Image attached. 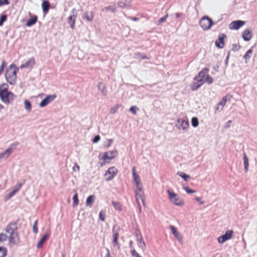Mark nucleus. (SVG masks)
<instances>
[{
  "instance_id": "1",
  "label": "nucleus",
  "mask_w": 257,
  "mask_h": 257,
  "mask_svg": "<svg viewBox=\"0 0 257 257\" xmlns=\"http://www.w3.org/2000/svg\"><path fill=\"white\" fill-rule=\"evenodd\" d=\"M16 97L12 92L8 91L7 84L0 85V98L3 102L9 104L13 102Z\"/></svg>"
},
{
  "instance_id": "2",
  "label": "nucleus",
  "mask_w": 257,
  "mask_h": 257,
  "mask_svg": "<svg viewBox=\"0 0 257 257\" xmlns=\"http://www.w3.org/2000/svg\"><path fill=\"white\" fill-rule=\"evenodd\" d=\"M17 225L15 223H11L9 224L5 230L9 234L8 239L10 243L16 244L19 241L18 233L16 231Z\"/></svg>"
},
{
  "instance_id": "3",
  "label": "nucleus",
  "mask_w": 257,
  "mask_h": 257,
  "mask_svg": "<svg viewBox=\"0 0 257 257\" xmlns=\"http://www.w3.org/2000/svg\"><path fill=\"white\" fill-rule=\"evenodd\" d=\"M18 72V68L15 64H11L5 75L7 81L11 84L15 83L17 78V73Z\"/></svg>"
},
{
  "instance_id": "4",
  "label": "nucleus",
  "mask_w": 257,
  "mask_h": 257,
  "mask_svg": "<svg viewBox=\"0 0 257 257\" xmlns=\"http://www.w3.org/2000/svg\"><path fill=\"white\" fill-rule=\"evenodd\" d=\"M167 192L168 194L169 199L171 203L176 206H181L183 205V200L177 194L169 189L167 190Z\"/></svg>"
},
{
  "instance_id": "5",
  "label": "nucleus",
  "mask_w": 257,
  "mask_h": 257,
  "mask_svg": "<svg viewBox=\"0 0 257 257\" xmlns=\"http://www.w3.org/2000/svg\"><path fill=\"white\" fill-rule=\"evenodd\" d=\"M212 20L207 16H204L200 21V26L204 30L210 29L213 25Z\"/></svg>"
},
{
  "instance_id": "6",
  "label": "nucleus",
  "mask_w": 257,
  "mask_h": 257,
  "mask_svg": "<svg viewBox=\"0 0 257 257\" xmlns=\"http://www.w3.org/2000/svg\"><path fill=\"white\" fill-rule=\"evenodd\" d=\"M136 199L139 205L140 209H141L140 203L139 200H141L143 203L145 204V196L143 190L142 185L136 187L135 190Z\"/></svg>"
},
{
  "instance_id": "7",
  "label": "nucleus",
  "mask_w": 257,
  "mask_h": 257,
  "mask_svg": "<svg viewBox=\"0 0 257 257\" xmlns=\"http://www.w3.org/2000/svg\"><path fill=\"white\" fill-rule=\"evenodd\" d=\"M117 154V152L116 150H114L112 151H108L105 153L102 154V160H103L104 162H107V160H111L114 158ZM101 154H100V155Z\"/></svg>"
},
{
  "instance_id": "8",
  "label": "nucleus",
  "mask_w": 257,
  "mask_h": 257,
  "mask_svg": "<svg viewBox=\"0 0 257 257\" xmlns=\"http://www.w3.org/2000/svg\"><path fill=\"white\" fill-rule=\"evenodd\" d=\"M119 228L116 225H114L112 228V243L113 246H118L119 247V245L118 242V239L119 237Z\"/></svg>"
},
{
  "instance_id": "9",
  "label": "nucleus",
  "mask_w": 257,
  "mask_h": 257,
  "mask_svg": "<svg viewBox=\"0 0 257 257\" xmlns=\"http://www.w3.org/2000/svg\"><path fill=\"white\" fill-rule=\"evenodd\" d=\"M77 16V11L75 9H73L71 12V15L68 18V23L70 25V28L72 30L75 28V24Z\"/></svg>"
},
{
  "instance_id": "10",
  "label": "nucleus",
  "mask_w": 257,
  "mask_h": 257,
  "mask_svg": "<svg viewBox=\"0 0 257 257\" xmlns=\"http://www.w3.org/2000/svg\"><path fill=\"white\" fill-rule=\"evenodd\" d=\"M233 234V231L232 230H228L226 231L225 233L218 237L217 241L219 243H223L226 241L231 238Z\"/></svg>"
},
{
  "instance_id": "11",
  "label": "nucleus",
  "mask_w": 257,
  "mask_h": 257,
  "mask_svg": "<svg viewBox=\"0 0 257 257\" xmlns=\"http://www.w3.org/2000/svg\"><path fill=\"white\" fill-rule=\"evenodd\" d=\"M117 172V170L115 167H112L109 168L104 175L106 181H109L112 180L116 175Z\"/></svg>"
},
{
  "instance_id": "12",
  "label": "nucleus",
  "mask_w": 257,
  "mask_h": 257,
  "mask_svg": "<svg viewBox=\"0 0 257 257\" xmlns=\"http://www.w3.org/2000/svg\"><path fill=\"white\" fill-rule=\"evenodd\" d=\"M209 71L208 69L204 68L201 71H200L197 77L195 78L199 83H201L203 84L205 82V79L208 75V72Z\"/></svg>"
},
{
  "instance_id": "13",
  "label": "nucleus",
  "mask_w": 257,
  "mask_h": 257,
  "mask_svg": "<svg viewBox=\"0 0 257 257\" xmlns=\"http://www.w3.org/2000/svg\"><path fill=\"white\" fill-rule=\"evenodd\" d=\"M245 24V22L241 20L234 21L231 22L229 25L230 30H238Z\"/></svg>"
},
{
  "instance_id": "14",
  "label": "nucleus",
  "mask_w": 257,
  "mask_h": 257,
  "mask_svg": "<svg viewBox=\"0 0 257 257\" xmlns=\"http://www.w3.org/2000/svg\"><path fill=\"white\" fill-rule=\"evenodd\" d=\"M56 97L55 95H49L43 99L39 104L41 107L46 106L48 103L53 101Z\"/></svg>"
},
{
  "instance_id": "15",
  "label": "nucleus",
  "mask_w": 257,
  "mask_h": 257,
  "mask_svg": "<svg viewBox=\"0 0 257 257\" xmlns=\"http://www.w3.org/2000/svg\"><path fill=\"white\" fill-rule=\"evenodd\" d=\"M226 36L222 34L219 35L218 39L215 41V46L219 48H222L224 46V40Z\"/></svg>"
},
{
  "instance_id": "16",
  "label": "nucleus",
  "mask_w": 257,
  "mask_h": 257,
  "mask_svg": "<svg viewBox=\"0 0 257 257\" xmlns=\"http://www.w3.org/2000/svg\"><path fill=\"white\" fill-rule=\"evenodd\" d=\"M132 175L133 177V181L135 182L136 187L142 186V185L141 182L140 178L136 172L135 167H133V168Z\"/></svg>"
},
{
  "instance_id": "17",
  "label": "nucleus",
  "mask_w": 257,
  "mask_h": 257,
  "mask_svg": "<svg viewBox=\"0 0 257 257\" xmlns=\"http://www.w3.org/2000/svg\"><path fill=\"white\" fill-rule=\"evenodd\" d=\"M170 228L171 229L173 234L176 238L177 240L180 242H182L183 240V236L178 231L176 228L173 225H170Z\"/></svg>"
},
{
  "instance_id": "18",
  "label": "nucleus",
  "mask_w": 257,
  "mask_h": 257,
  "mask_svg": "<svg viewBox=\"0 0 257 257\" xmlns=\"http://www.w3.org/2000/svg\"><path fill=\"white\" fill-rule=\"evenodd\" d=\"M178 124L176 126L178 128H182L183 130H186L189 127V123L183 119H178L177 120Z\"/></svg>"
},
{
  "instance_id": "19",
  "label": "nucleus",
  "mask_w": 257,
  "mask_h": 257,
  "mask_svg": "<svg viewBox=\"0 0 257 257\" xmlns=\"http://www.w3.org/2000/svg\"><path fill=\"white\" fill-rule=\"evenodd\" d=\"M252 37V32L250 29H245L242 34V37L245 41H249Z\"/></svg>"
},
{
  "instance_id": "20",
  "label": "nucleus",
  "mask_w": 257,
  "mask_h": 257,
  "mask_svg": "<svg viewBox=\"0 0 257 257\" xmlns=\"http://www.w3.org/2000/svg\"><path fill=\"white\" fill-rule=\"evenodd\" d=\"M228 96H225L222 100L218 103L215 110L218 111H220L223 109V106L225 105L226 101L228 99Z\"/></svg>"
},
{
  "instance_id": "21",
  "label": "nucleus",
  "mask_w": 257,
  "mask_h": 257,
  "mask_svg": "<svg viewBox=\"0 0 257 257\" xmlns=\"http://www.w3.org/2000/svg\"><path fill=\"white\" fill-rule=\"evenodd\" d=\"M35 64V59L34 58H30L25 63L21 65L20 68H28L32 67Z\"/></svg>"
},
{
  "instance_id": "22",
  "label": "nucleus",
  "mask_w": 257,
  "mask_h": 257,
  "mask_svg": "<svg viewBox=\"0 0 257 257\" xmlns=\"http://www.w3.org/2000/svg\"><path fill=\"white\" fill-rule=\"evenodd\" d=\"M97 88L103 96H106L107 91L106 90L105 84L103 82H99L97 85Z\"/></svg>"
},
{
  "instance_id": "23",
  "label": "nucleus",
  "mask_w": 257,
  "mask_h": 257,
  "mask_svg": "<svg viewBox=\"0 0 257 257\" xmlns=\"http://www.w3.org/2000/svg\"><path fill=\"white\" fill-rule=\"evenodd\" d=\"M82 17L88 22H91L93 19V13L92 12H85L83 13Z\"/></svg>"
},
{
  "instance_id": "24",
  "label": "nucleus",
  "mask_w": 257,
  "mask_h": 257,
  "mask_svg": "<svg viewBox=\"0 0 257 257\" xmlns=\"http://www.w3.org/2000/svg\"><path fill=\"white\" fill-rule=\"evenodd\" d=\"M131 5V1L127 0H124L122 1H119L117 2V6L118 7L121 8H125L130 7Z\"/></svg>"
},
{
  "instance_id": "25",
  "label": "nucleus",
  "mask_w": 257,
  "mask_h": 257,
  "mask_svg": "<svg viewBox=\"0 0 257 257\" xmlns=\"http://www.w3.org/2000/svg\"><path fill=\"white\" fill-rule=\"evenodd\" d=\"M49 235L48 234H45L39 241L37 247L38 248H41L45 241L48 238Z\"/></svg>"
},
{
  "instance_id": "26",
  "label": "nucleus",
  "mask_w": 257,
  "mask_h": 257,
  "mask_svg": "<svg viewBox=\"0 0 257 257\" xmlns=\"http://www.w3.org/2000/svg\"><path fill=\"white\" fill-rule=\"evenodd\" d=\"M12 152L13 150L11 148L7 149L5 152L0 154V159L2 158H8Z\"/></svg>"
},
{
  "instance_id": "27",
  "label": "nucleus",
  "mask_w": 257,
  "mask_h": 257,
  "mask_svg": "<svg viewBox=\"0 0 257 257\" xmlns=\"http://www.w3.org/2000/svg\"><path fill=\"white\" fill-rule=\"evenodd\" d=\"M42 7L43 11L45 14H46L49 9L50 4L47 1H44L42 4Z\"/></svg>"
},
{
  "instance_id": "28",
  "label": "nucleus",
  "mask_w": 257,
  "mask_h": 257,
  "mask_svg": "<svg viewBox=\"0 0 257 257\" xmlns=\"http://www.w3.org/2000/svg\"><path fill=\"white\" fill-rule=\"evenodd\" d=\"M102 12H106V11H110L113 13H115L116 12V9L115 6H109L107 7H105L101 10Z\"/></svg>"
},
{
  "instance_id": "29",
  "label": "nucleus",
  "mask_w": 257,
  "mask_h": 257,
  "mask_svg": "<svg viewBox=\"0 0 257 257\" xmlns=\"http://www.w3.org/2000/svg\"><path fill=\"white\" fill-rule=\"evenodd\" d=\"M37 21V17L36 16L31 17V19L27 22L26 26L28 27H30L34 25L36 23Z\"/></svg>"
},
{
  "instance_id": "30",
  "label": "nucleus",
  "mask_w": 257,
  "mask_h": 257,
  "mask_svg": "<svg viewBox=\"0 0 257 257\" xmlns=\"http://www.w3.org/2000/svg\"><path fill=\"white\" fill-rule=\"evenodd\" d=\"M24 104L25 109L28 112H30L32 110V105L31 102L29 100L25 99L24 101Z\"/></svg>"
},
{
  "instance_id": "31",
  "label": "nucleus",
  "mask_w": 257,
  "mask_h": 257,
  "mask_svg": "<svg viewBox=\"0 0 257 257\" xmlns=\"http://www.w3.org/2000/svg\"><path fill=\"white\" fill-rule=\"evenodd\" d=\"M243 160L244 166V171L247 172L248 171V167L249 166L248 160L246 154L244 153L243 154Z\"/></svg>"
},
{
  "instance_id": "32",
  "label": "nucleus",
  "mask_w": 257,
  "mask_h": 257,
  "mask_svg": "<svg viewBox=\"0 0 257 257\" xmlns=\"http://www.w3.org/2000/svg\"><path fill=\"white\" fill-rule=\"evenodd\" d=\"M94 200V195H90L88 196L86 200V205L87 206H91L92 203Z\"/></svg>"
},
{
  "instance_id": "33",
  "label": "nucleus",
  "mask_w": 257,
  "mask_h": 257,
  "mask_svg": "<svg viewBox=\"0 0 257 257\" xmlns=\"http://www.w3.org/2000/svg\"><path fill=\"white\" fill-rule=\"evenodd\" d=\"M202 84V83H199L198 81L197 82H194L191 86V89L192 90H196L198 89Z\"/></svg>"
},
{
  "instance_id": "34",
  "label": "nucleus",
  "mask_w": 257,
  "mask_h": 257,
  "mask_svg": "<svg viewBox=\"0 0 257 257\" xmlns=\"http://www.w3.org/2000/svg\"><path fill=\"white\" fill-rule=\"evenodd\" d=\"M252 53V50L251 49H250L248 50L246 53L245 54V55L243 56V58L246 61H247L248 60H249L250 58V55Z\"/></svg>"
},
{
  "instance_id": "35",
  "label": "nucleus",
  "mask_w": 257,
  "mask_h": 257,
  "mask_svg": "<svg viewBox=\"0 0 257 257\" xmlns=\"http://www.w3.org/2000/svg\"><path fill=\"white\" fill-rule=\"evenodd\" d=\"M177 174L184 179L185 181H187L188 179L190 178V176L186 174L184 172H178Z\"/></svg>"
},
{
  "instance_id": "36",
  "label": "nucleus",
  "mask_w": 257,
  "mask_h": 257,
  "mask_svg": "<svg viewBox=\"0 0 257 257\" xmlns=\"http://www.w3.org/2000/svg\"><path fill=\"white\" fill-rule=\"evenodd\" d=\"M191 124L193 127H197L199 125L198 119L197 117H194L191 119Z\"/></svg>"
},
{
  "instance_id": "37",
  "label": "nucleus",
  "mask_w": 257,
  "mask_h": 257,
  "mask_svg": "<svg viewBox=\"0 0 257 257\" xmlns=\"http://www.w3.org/2000/svg\"><path fill=\"white\" fill-rule=\"evenodd\" d=\"M73 206L75 207L77 206L79 203V200L78 198V194L76 193L73 197Z\"/></svg>"
},
{
  "instance_id": "38",
  "label": "nucleus",
  "mask_w": 257,
  "mask_h": 257,
  "mask_svg": "<svg viewBox=\"0 0 257 257\" xmlns=\"http://www.w3.org/2000/svg\"><path fill=\"white\" fill-rule=\"evenodd\" d=\"M112 204L116 210H120L121 205L119 203L113 201L112 202Z\"/></svg>"
},
{
  "instance_id": "39",
  "label": "nucleus",
  "mask_w": 257,
  "mask_h": 257,
  "mask_svg": "<svg viewBox=\"0 0 257 257\" xmlns=\"http://www.w3.org/2000/svg\"><path fill=\"white\" fill-rule=\"evenodd\" d=\"M7 253V249L5 247H0V257H5Z\"/></svg>"
},
{
  "instance_id": "40",
  "label": "nucleus",
  "mask_w": 257,
  "mask_h": 257,
  "mask_svg": "<svg viewBox=\"0 0 257 257\" xmlns=\"http://www.w3.org/2000/svg\"><path fill=\"white\" fill-rule=\"evenodd\" d=\"M138 246L144 251L146 249V243L144 241L140 242L138 243Z\"/></svg>"
},
{
  "instance_id": "41",
  "label": "nucleus",
  "mask_w": 257,
  "mask_h": 257,
  "mask_svg": "<svg viewBox=\"0 0 257 257\" xmlns=\"http://www.w3.org/2000/svg\"><path fill=\"white\" fill-rule=\"evenodd\" d=\"M119 105H115L114 106H113L112 107H111L110 109V113L111 114H114L115 113L117 109H118L119 108Z\"/></svg>"
},
{
  "instance_id": "42",
  "label": "nucleus",
  "mask_w": 257,
  "mask_h": 257,
  "mask_svg": "<svg viewBox=\"0 0 257 257\" xmlns=\"http://www.w3.org/2000/svg\"><path fill=\"white\" fill-rule=\"evenodd\" d=\"M105 211H103V210L101 211L100 212L99 215V219L102 221H104L105 220Z\"/></svg>"
},
{
  "instance_id": "43",
  "label": "nucleus",
  "mask_w": 257,
  "mask_h": 257,
  "mask_svg": "<svg viewBox=\"0 0 257 257\" xmlns=\"http://www.w3.org/2000/svg\"><path fill=\"white\" fill-rule=\"evenodd\" d=\"M136 238H137V243L138 242L144 241L143 239H142V235L140 234V233L137 232L136 234Z\"/></svg>"
},
{
  "instance_id": "44",
  "label": "nucleus",
  "mask_w": 257,
  "mask_h": 257,
  "mask_svg": "<svg viewBox=\"0 0 257 257\" xmlns=\"http://www.w3.org/2000/svg\"><path fill=\"white\" fill-rule=\"evenodd\" d=\"M130 110L134 114H136L137 111L139 110V108L136 106H132L131 107Z\"/></svg>"
},
{
  "instance_id": "45",
  "label": "nucleus",
  "mask_w": 257,
  "mask_h": 257,
  "mask_svg": "<svg viewBox=\"0 0 257 257\" xmlns=\"http://www.w3.org/2000/svg\"><path fill=\"white\" fill-rule=\"evenodd\" d=\"M7 20V16L6 15H2L0 18V26L3 25V23Z\"/></svg>"
},
{
  "instance_id": "46",
  "label": "nucleus",
  "mask_w": 257,
  "mask_h": 257,
  "mask_svg": "<svg viewBox=\"0 0 257 257\" xmlns=\"http://www.w3.org/2000/svg\"><path fill=\"white\" fill-rule=\"evenodd\" d=\"M240 48V46L239 45L237 44H233L232 46V49L231 50L233 51H238Z\"/></svg>"
},
{
  "instance_id": "47",
  "label": "nucleus",
  "mask_w": 257,
  "mask_h": 257,
  "mask_svg": "<svg viewBox=\"0 0 257 257\" xmlns=\"http://www.w3.org/2000/svg\"><path fill=\"white\" fill-rule=\"evenodd\" d=\"M183 189L186 191V192L188 194L193 193L195 192V191L192 190L188 187H184Z\"/></svg>"
},
{
  "instance_id": "48",
  "label": "nucleus",
  "mask_w": 257,
  "mask_h": 257,
  "mask_svg": "<svg viewBox=\"0 0 257 257\" xmlns=\"http://www.w3.org/2000/svg\"><path fill=\"white\" fill-rule=\"evenodd\" d=\"M213 78L209 75H207L205 79V82H207L208 84H211L213 82Z\"/></svg>"
},
{
  "instance_id": "49",
  "label": "nucleus",
  "mask_w": 257,
  "mask_h": 257,
  "mask_svg": "<svg viewBox=\"0 0 257 257\" xmlns=\"http://www.w3.org/2000/svg\"><path fill=\"white\" fill-rule=\"evenodd\" d=\"M7 238V235L3 233H0V242L6 240Z\"/></svg>"
},
{
  "instance_id": "50",
  "label": "nucleus",
  "mask_w": 257,
  "mask_h": 257,
  "mask_svg": "<svg viewBox=\"0 0 257 257\" xmlns=\"http://www.w3.org/2000/svg\"><path fill=\"white\" fill-rule=\"evenodd\" d=\"M100 140V137L99 135H97L95 136L94 139L92 140V142L93 143H98Z\"/></svg>"
},
{
  "instance_id": "51",
  "label": "nucleus",
  "mask_w": 257,
  "mask_h": 257,
  "mask_svg": "<svg viewBox=\"0 0 257 257\" xmlns=\"http://www.w3.org/2000/svg\"><path fill=\"white\" fill-rule=\"evenodd\" d=\"M37 220H36L33 227V230L34 232H35V233H37L38 232V229L37 227Z\"/></svg>"
},
{
  "instance_id": "52",
  "label": "nucleus",
  "mask_w": 257,
  "mask_h": 257,
  "mask_svg": "<svg viewBox=\"0 0 257 257\" xmlns=\"http://www.w3.org/2000/svg\"><path fill=\"white\" fill-rule=\"evenodd\" d=\"M113 142V140L112 139H107V144L106 145H105V147L106 148H108L111 145V144Z\"/></svg>"
},
{
  "instance_id": "53",
  "label": "nucleus",
  "mask_w": 257,
  "mask_h": 257,
  "mask_svg": "<svg viewBox=\"0 0 257 257\" xmlns=\"http://www.w3.org/2000/svg\"><path fill=\"white\" fill-rule=\"evenodd\" d=\"M168 17V15H166L164 17L160 19L159 21V24H161V23L166 21L167 18Z\"/></svg>"
},
{
  "instance_id": "54",
  "label": "nucleus",
  "mask_w": 257,
  "mask_h": 257,
  "mask_svg": "<svg viewBox=\"0 0 257 257\" xmlns=\"http://www.w3.org/2000/svg\"><path fill=\"white\" fill-rule=\"evenodd\" d=\"M9 4V2L8 0H0V7L4 5H8Z\"/></svg>"
},
{
  "instance_id": "55",
  "label": "nucleus",
  "mask_w": 257,
  "mask_h": 257,
  "mask_svg": "<svg viewBox=\"0 0 257 257\" xmlns=\"http://www.w3.org/2000/svg\"><path fill=\"white\" fill-rule=\"evenodd\" d=\"M13 194L12 193V192H10L5 198V200L6 201V200H9V199H10L13 196Z\"/></svg>"
},
{
  "instance_id": "56",
  "label": "nucleus",
  "mask_w": 257,
  "mask_h": 257,
  "mask_svg": "<svg viewBox=\"0 0 257 257\" xmlns=\"http://www.w3.org/2000/svg\"><path fill=\"white\" fill-rule=\"evenodd\" d=\"M195 200L197 202H198L200 203V204H203L204 203V201H202L201 199L200 198H199V197H196L195 198Z\"/></svg>"
},
{
  "instance_id": "57",
  "label": "nucleus",
  "mask_w": 257,
  "mask_h": 257,
  "mask_svg": "<svg viewBox=\"0 0 257 257\" xmlns=\"http://www.w3.org/2000/svg\"><path fill=\"white\" fill-rule=\"evenodd\" d=\"M80 169V167L77 165H75L73 167V170L74 171H79Z\"/></svg>"
},
{
  "instance_id": "58",
  "label": "nucleus",
  "mask_w": 257,
  "mask_h": 257,
  "mask_svg": "<svg viewBox=\"0 0 257 257\" xmlns=\"http://www.w3.org/2000/svg\"><path fill=\"white\" fill-rule=\"evenodd\" d=\"M231 123V120H228L225 124V128H228L230 127V124Z\"/></svg>"
},
{
  "instance_id": "59",
  "label": "nucleus",
  "mask_w": 257,
  "mask_h": 257,
  "mask_svg": "<svg viewBox=\"0 0 257 257\" xmlns=\"http://www.w3.org/2000/svg\"><path fill=\"white\" fill-rule=\"evenodd\" d=\"M21 187H22V184L19 183L17 186H15V188L18 189V191H19V189L21 188Z\"/></svg>"
},
{
  "instance_id": "60",
  "label": "nucleus",
  "mask_w": 257,
  "mask_h": 257,
  "mask_svg": "<svg viewBox=\"0 0 257 257\" xmlns=\"http://www.w3.org/2000/svg\"><path fill=\"white\" fill-rule=\"evenodd\" d=\"M18 191V189H16L15 188V189L13 191H12L11 192L13 194V195H14L15 194V193H16Z\"/></svg>"
},
{
  "instance_id": "61",
  "label": "nucleus",
  "mask_w": 257,
  "mask_h": 257,
  "mask_svg": "<svg viewBox=\"0 0 257 257\" xmlns=\"http://www.w3.org/2000/svg\"><path fill=\"white\" fill-rule=\"evenodd\" d=\"M108 252H107V253L106 254V255L105 256V257H111L110 255V254H109V251L108 250H107Z\"/></svg>"
},
{
  "instance_id": "62",
  "label": "nucleus",
  "mask_w": 257,
  "mask_h": 257,
  "mask_svg": "<svg viewBox=\"0 0 257 257\" xmlns=\"http://www.w3.org/2000/svg\"><path fill=\"white\" fill-rule=\"evenodd\" d=\"M4 108V106L0 103V111Z\"/></svg>"
},
{
  "instance_id": "63",
  "label": "nucleus",
  "mask_w": 257,
  "mask_h": 257,
  "mask_svg": "<svg viewBox=\"0 0 257 257\" xmlns=\"http://www.w3.org/2000/svg\"><path fill=\"white\" fill-rule=\"evenodd\" d=\"M180 17V14L179 13H176V17L177 18H179Z\"/></svg>"
},
{
  "instance_id": "64",
  "label": "nucleus",
  "mask_w": 257,
  "mask_h": 257,
  "mask_svg": "<svg viewBox=\"0 0 257 257\" xmlns=\"http://www.w3.org/2000/svg\"><path fill=\"white\" fill-rule=\"evenodd\" d=\"M132 20L134 21H137L138 20V18H133L132 19Z\"/></svg>"
}]
</instances>
